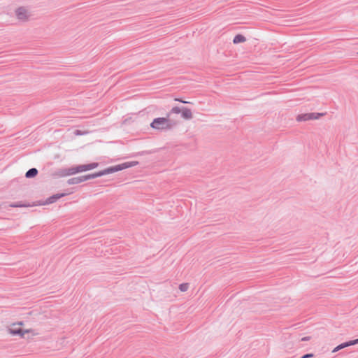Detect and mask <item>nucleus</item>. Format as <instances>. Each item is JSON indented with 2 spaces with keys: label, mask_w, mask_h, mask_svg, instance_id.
Segmentation results:
<instances>
[{
  "label": "nucleus",
  "mask_w": 358,
  "mask_h": 358,
  "mask_svg": "<svg viewBox=\"0 0 358 358\" xmlns=\"http://www.w3.org/2000/svg\"><path fill=\"white\" fill-rule=\"evenodd\" d=\"M182 117L186 120H190L192 118V113L189 108H183L181 112Z\"/></svg>",
  "instance_id": "nucleus-9"
},
{
  "label": "nucleus",
  "mask_w": 358,
  "mask_h": 358,
  "mask_svg": "<svg viewBox=\"0 0 358 358\" xmlns=\"http://www.w3.org/2000/svg\"><path fill=\"white\" fill-rule=\"evenodd\" d=\"M68 194L62 193V194H57L52 196H50L47 200L44 202H38L37 203H34L33 205H22V204H11V207H29V206H44L48 205L55 203L59 199L67 195Z\"/></svg>",
  "instance_id": "nucleus-5"
},
{
  "label": "nucleus",
  "mask_w": 358,
  "mask_h": 358,
  "mask_svg": "<svg viewBox=\"0 0 358 358\" xmlns=\"http://www.w3.org/2000/svg\"><path fill=\"white\" fill-rule=\"evenodd\" d=\"M313 356V354H307V355H303L301 358H310V357H312Z\"/></svg>",
  "instance_id": "nucleus-15"
},
{
  "label": "nucleus",
  "mask_w": 358,
  "mask_h": 358,
  "mask_svg": "<svg viewBox=\"0 0 358 358\" xmlns=\"http://www.w3.org/2000/svg\"><path fill=\"white\" fill-rule=\"evenodd\" d=\"M24 323L22 322H15L10 325L8 332L12 335H18L22 338L32 339L37 335L38 331L32 328H24Z\"/></svg>",
  "instance_id": "nucleus-2"
},
{
  "label": "nucleus",
  "mask_w": 358,
  "mask_h": 358,
  "mask_svg": "<svg viewBox=\"0 0 358 358\" xmlns=\"http://www.w3.org/2000/svg\"><path fill=\"white\" fill-rule=\"evenodd\" d=\"M357 55H358V52H357Z\"/></svg>",
  "instance_id": "nucleus-18"
},
{
  "label": "nucleus",
  "mask_w": 358,
  "mask_h": 358,
  "mask_svg": "<svg viewBox=\"0 0 358 358\" xmlns=\"http://www.w3.org/2000/svg\"><path fill=\"white\" fill-rule=\"evenodd\" d=\"M358 343V338L357 339H355V340H353V341H350L348 342H345V343H341L340 345H338V346H336L334 350H333V352H336L344 348H346V347H348V346H350V345H355Z\"/></svg>",
  "instance_id": "nucleus-7"
},
{
  "label": "nucleus",
  "mask_w": 358,
  "mask_h": 358,
  "mask_svg": "<svg viewBox=\"0 0 358 358\" xmlns=\"http://www.w3.org/2000/svg\"><path fill=\"white\" fill-rule=\"evenodd\" d=\"M181 112H182V110L180 109L178 107H173L171 109V113H173L178 114V113H180Z\"/></svg>",
  "instance_id": "nucleus-14"
},
{
  "label": "nucleus",
  "mask_w": 358,
  "mask_h": 358,
  "mask_svg": "<svg viewBox=\"0 0 358 358\" xmlns=\"http://www.w3.org/2000/svg\"><path fill=\"white\" fill-rule=\"evenodd\" d=\"M80 172H82V171L80 170V165H78V166L70 168L68 170L67 174H69V175H73V174H76V173H80Z\"/></svg>",
  "instance_id": "nucleus-10"
},
{
  "label": "nucleus",
  "mask_w": 358,
  "mask_h": 358,
  "mask_svg": "<svg viewBox=\"0 0 358 358\" xmlns=\"http://www.w3.org/2000/svg\"><path fill=\"white\" fill-rule=\"evenodd\" d=\"M246 41L245 36L241 34L236 35L233 40L234 43L237 44L239 43H243Z\"/></svg>",
  "instance_id": "nucleus-11"
},
{
  "label": "nucleus",
  "mask_w": 358,
  "mask_h": 358,
  "mask_svg": "<svg viewBox=\"0 0 358 358\" xmlns=\"http://www.w3.org/2000/svg\"><path fill=\"white\" fill-rule=\"evenodd\" d=\"M150 127L156 130H166L172 127V124L168 117H157L154 119Z\"/></svg>",
  "instance_id": "nucleus-4"
},
{
  "label": "nucleus",
  "mask_w": 358,
  "mask_h": 358,
  "mask_svg": "<svg viewBox=\"0 0 358 358\" xmlns=\"http://www.w3.org/2000/svg\"><path fill=\"white\" fill-rule=\"evenodd\" d=\"M138 164V162L137 161H132V162H127L120 164H117L113 166L108 167L101 171H99L96 173L90 174L87 176H84L81 177L74 178L69 180L70 184H77L80 183L84 181H86L87 180L95 178L97 177H100L104 175H108L110 173H113L115 172H117L128 168H131L133 166H135Z\"/></svg>",
  "instance_id": "nucleus-1"
},
{
  "label": "nucleus",
  "mask_w": 358,
  "mask_h": 358,
  "mask_svg": "<svg viewBox=\"0 0 358 358\" xmlns=\"http://www.w3.org/2000/svg\"><path fill=\"white\" fill-rule=\"evenodd\" d=\"M324 113H305V114H300L297 115L296 120L298 122L301 121H308L310 120H317L320 118V117L323 116Z\"/></svg>",
  "instance_id": "nucleus-6"
},
{
  "label": "nucleus",
  "mask_w": 358,
  "mask_h": 358,
  "mask_svg": "<svg viewBox=\"0 0 358 358\" xmlns=\"http://www.w3.org/2000/svg\"><path fill=\"white\" fill-rule=\"evenodd\" d=\"M179 289L181 292H185L188 289V284L187 283H184V284H181L179 287Z\"/></svg>",
  "instance_id": "nucleus-13"
},
{
  "label": "nucleus",
  "mask_w": 358,
  "mask_h": 358,
  "mask_svg": "<svg viewBox=\"0 0 358 358\" xmlns=\"http://www.w3.org/2000/svg\"><path fill=\"white\" fill-rule=\"evenodd\" d=\"M38 173V171L35 168H33V169H29L27 173H26V177L27 178H34L35 177Z\"/></svg>",
  "instance_id": "nucleus-12"
},
{
  "label": "nucleus",
  "mask_w": 358,
  "mask_h": 358,
  "mask_svg": "<svg viewBox=\"0 0 358 358\" xmlns=\"http://www.w3.org/2000/svg\"><path fill=\"white\" fill-rule=\"evenodd\" d=\"M175 100L177 101H180V102L185 103H189V101H182V100H180L179 99H175Z\"/></svg>",
  "instance_id": "nucleus-16"
},
{
  "label": "nucleus",
  "mask_w": 358,
  "mask_h": 358,
  "mask_svg": "<svg viewBox=\"0 0 358 358\" xmlns=\"http://www.w3.org/2000/svg\"><path fill=\"white\" fill-rule=\"evenodd\" d=\"M309 338H310L309 337H305V338H302V341H308V340H309Z\"/></svg>",
  "instance_id": "nucleus-17"
},
{
  "label": "nucleus",
  "mask_w": 358,
  "mask_h": 358,
  "mask_svg": "<svg viewBox=\"0 0 358 358\" xmlns=\"http://www.w3.org/2000/svg\"><path fill=\"white\" fill-rule=\"evenodd\" d=\"M98 166H99V164L96 163V162L91 163L89 164H83V165H80V170L82 171V172H84V171H90V170L96 169L98 167Z\"/></svg>",
  "instance_id": "nucleus-8"
},
{
  "label": "nucleus",
  "mask_w": 358,
  "mask_h": 358,
  "mask_svg": "<svg viewBox=\"0 0 358 358\" xmlns=\"http://www.w3.org/2000/svg\"><path fill=\"white\" fill-rule=\"evenodd\" d=\"M14 17L19 22H27L31 17V12L27 6H19L13 11Z\"/></svg>",
  "instance_id": "nucleus-3"
}]
</instances>
